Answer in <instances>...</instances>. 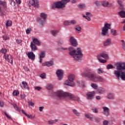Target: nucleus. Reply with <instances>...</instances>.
Returning a JSON list of instances; mask_svg holds the SVG:
<instances>
[{"label":"nucleus","instance_id":"obj_1","mask_svg":"<svg viewBox=\"0 0 125 125\" xmlns=\"http://www.w3.org/2000/svg\"><path fill=\"white\" fill-rule=\"evenodd\" d=\"M116 70L114 71V75L118 80L125 81V62H117L116 64Z\"/></svg>","mask_w":125,"mask_h":125},{"label":"nucleus","instance_id":"obj_2","mask_svg":"<svg viewBox=\"0 0 125 125\" xmlns=\"http://www.w3.org/2000/svg\"><path fill=\"white\" fill-rule=\"evenodd\" d=\"M83 77L84 78H87L93 81V82H101L102 83H104L105 82V79L102 78L101 76H97L92 70L90 69H86L84 71L82 74Z\"/></svg>","mask_w":125,"mask_h":125},{"label":"nucleus","instance_id":"obj_3","mask_svg":"<svg viewBox=\"0 0 125 125\" xmlns=\"http://www.w3.org/2000/svg\"><path fill=\"white\" fill-rule=\"evenodd\" d=\"M68 50L69 55L73 57L75 61L78 62L83 59V54L81 48L78 47L76 49L74 50V47H70Z\"/></svg>","mask_w":125,"mask_h":125},{"label":"nucleus","instance_id":"obj_4","mask_svg":"<svg viewBox=\"0 0 125 125\" xmlns=\"http://www.w3.org/2000/svg\"><path fill=\"white\" fill-rule=\"evenodd\" d=\"M57 95L60 98H61V97H68V99H70V100L78 101V102L81 101V98L80 97H76L74 94L71 93L66 92L63 91H58L57 92Z\"/></svg>","mask_w":125,"mask_h":125},{"label":"nucleus","instance_id":"obj_5","mask_svg":"<svg viewBox=\"0 0 125 125\" xmlns=\"http://www.w3.org/2000/svg\"><path fill=\"white\" fill-rule=\"evenodd\" d=\"M7 52V50L5 48H2L0 50L1 53L4 54L3 58L5 59L7 62H9V63L13 64V58H12V56L6 54Z\"/></svg>","mask_w":125,"mask_h":125},{"label":"nucleus","instance_id":"obj_6","mask_svg":"<svg viewBox=\"0 0 125 125\" xmlns=\"http://www.w3.org/2000/svg\"><path fill=\"white\" fill-rule=\"evenodd\" d=\"M75 78L74 74H70L68 76V80L64 82V84L69 85V86H75L76 84L74 81H75Z\"/></svg>","mask_w":125,"mask_h":125},{"label":"nucleus","instance_id":"obj_7","mask_svg":"<svg viewBox=\"0 0 125 125\" xmlns=\"http://www.w3.org/2000/svg\"><path fill=\"white\" fill-rule=\"evenodd\" d=\"M109 30H111V24L105 22L104 26L102 29V35L103 36H108Z\"/></svg>","mask_w":125,"mask_h":125},{"label":"nucleus","instance_id":"obj_8","mask_svg":"<svg viewBox=\"0 0 125 125\" xmlns=\"http://www.w3.org/2000/svg\"><path fill=\"white\" fill-rule=\"evenodd\" d=\"M66 4L62 0L59 1L55 2L52 5V8H57L60 9L61 8H64L65 7Z\"/></svg>","mask_w":125,"mask_h":125},{"label":"nucleus","instance_id":"obj_9","mask_svg":"<svg viewBox=\"0 0 125 125\" xmlns=\"http://www.w3.org/2000/svg\"><path fill=\"white\" fill-rule=\"evenodd\" d=\"M41 17L42 20L41 18H39L38 20V21L40 24H41V25L43 26V25L45 24V22L46 18H47V14H45V13H42L41 14Z\"/></svg>","mask_w":125,"mask_h":125},{"label":"nucleus","instance_id":"obj_10","mask_svg":"<svg viewBox=\"0 0 125 125\" xmlns=\"http://www.w3.org/2000/svg\"><path fill=\"white\" fill-rule=\"evenodd\" d=\"M3 7H6V2L4 1H0V16L3 17L4 14L3 13Z\"/></svg>","mask_w":125,"mask_h":125},{"label":"nucleus","instance_id":"obj_11","mask_svg":"<svg viewBox=\"0 0 125 125\" xmlns=\"http://www.w3.org/2000/svg\"><path fill=\"white\" fill-rule=\"evenodd\" d=\"M96 93L95 91L88 92L86 94V98L87 100H92L94 99V96Z\"/></svg>","mask_w":125,"mask_h":125},{"label":"nucleus","instance_id":"obj_12","mask_svg":"<svg viewBox=\"0 0 125 125\" xmlns=\"http://www.w3.org/2000/svg\"><path fill=\"white\" fill-rule=\"evenodd\" d=\"M29 3L35 8H39L40 7V3L39 0H30Z\"/></svg>","mask_w":125,"mask_h":125},{"label":"nucleus","instance_id":"obj_13","mask_svg":"<svg viewBox=\"0 0 125 125\" xmlns=\"http://www.w3.org/2000/svg\"><path fill=\"white\" fill-rule=\"evenodd\" d=\"M69 41L72 46H78V41L75 38V37H74L73 36L70 37Z\"/></svg>","mask_w":125,"mask_h":125},{"label":"nucleus","instance_id":"obj_14","mask_svg":"<svg viewBox=\"0 0 125 125\" xmlns=\"http://www.w3.org/2000/svg\"><path fill=\"white\" fill-rule=\"evenodd\" d=\"M102 109L103 110V114L106 117L110 116V109L106 106H103Z\"/></svg>","mask_w":125,"mask_h":125},{"label":"nucleus","instance_id":"obj_15","mask_svg":"<svg viewBox=\"0 0 125 125\" xmlns=\"http://www.w3.org/2000/svg\"><path fill=\"white\" fill-rule=\"evenodd\" d=\"M63 70L59 69L56 72V75L58 78L59 81H61L63 79Z\"/></svg>","mask_w":125,"mask_h":125},{"label":"nucleus","instance_id":"obj_16","mask_svg":"<svg viewBox=\"0 0 125 125\" xmlns=\"http://www.w3.org/2000/svg\"><path fill=\"white\" fill-rule=\"evenodd\" d=\"M102 5L104 7H112L113 3H110L108 1L104 0L102 2Z\"/></svg>","mask_w":125,"mask_h":125},{"label":"nucleus","instance_id":"obj_17","mask_svg":"<svg viewBox=\"0 0 125 125\" xmlns=\"http://www.w3.org/2000/svg\"><path fill=\"white\" fill-rule=\"evenodd\" d=\"M53 65H54V62L52 61L46 62L42 63V66H47V67H50L51 66H53Z\"/></svg>","mask_w":125,"mask_h":125},{"label":"nucleus","instance_id":"obj_18","mask_svg":"<svg viewBox=\"0 0 125 125\" xmlns=\"http://www.w3.org/2000/svg\"><path fill=\"white\" fill-rule=\"evenodd\" d=\"M27 55L29 59H31V60H35L36 58V55L33 52H28Z\"/></svg>","mask_w":125,"mask_h":125},{"label":"nucleus","instance_id":"obj_19","mask_svg":"<svg viewBox=\"0 0 125 125\" xmlns=\"http://www.w3.org/2000/svg\"><path fill=\"white\" fill-rule=\"evenodd\" d=\"M45 57V51H42L41 52L40 55L39 56L40 63H42V59Z\"/></svg>","mask_w":125,"mask_h":125},{"label":"nucleus","instance_id":"obj_20","mask_svg":"<svg viewBox=\"0 0 125 125\" xmlns=\"http://www.w3.org/2000/svg\"><path fill=\"white\" fill-rule=\"evenodd\" d=\"M33 42V43L35 44V45H38V46H41V45H42V43L37 38H34L33 39V42Z\"/></svg>","mask_w":125,"mask_h":125},{"label":"nucleus","instance_id":"obj_21","mask_svg":"<svg viewBox=\"0 0 125 125\" xmlns=\"http://www.w3.org/2000/svg\"><path fill=\"white\" fill-rule=\"evenodd\" d=\"M98 93L100 94H105L106 93V90L103 87H99L98 88Z\"/></svg>","mask_w":125,"mask_h":125},{"label":"nucleus","instance_id":"obj_22","mask_svg":"<svg viewBox=\"0 0 125 125\" xmlns=\"http://www.w3.org/2000/svg\"><path fill=\"white\" fill-rule=\"evenodd\" d=\"M107 99H110V100H114L115 99V94L113 93H108L107 95Z\"/></svg>","mask_w":125,"mask_h":125},{"label":"nucleus","instance_id":"obj_23","mask_svg":"<svg viewBox=\"0 0 125 125\" xmlns=\"http://www.w3.org/2000/svg\"><path fill=\"white\" fill-rule=\"evenodd\" d=\"M98 57H100V58H101V57H102L103 58H104V59H109V55L104 53H102L100 54V55H99L98 56Z\"/></svg>","mask_w":125,"mask_h":125},{"label":"nucleus","instance_id":"obj_24","mask_svg":"<svg viewBox=\"0 0 125 125\" xmlns=\"http://www.w3.org/2000/svg\"><path fill=\"white\" fill-rule=\"evenodd\" d=\"M30 47L31 48L32 51H36L38 50V47L33 42L30 43Z\"/></svg>","mask_w":125,"mask_h":125},{"label":"nucleus","instance_id":"obj_25","mask_svg":"<svg viewBox=\"0 0 125 125\" xmlns=\"http://www.w3.org/2000/svg\"><path fill=\"white\" fill-rule=\"evenodd\" d=\"M77 83L78 85L81 87H85V82L84 81H83L82 80L78 81L77 82Z\"/></svg>","mask_w":125,"mask_h":125},{"label":"nucleus","instance_id":"obj_26","mask_svg":"<svg viewBox=\"0 0 125 125\" xmlns=\"http://www.w3.org/2000/svg\"><path fill=\"white\" fill-rule=\"evenodd\" d=\"M112 43V41L111 40V39L108 38L106 39V40L104 42V46H107V45H109V44H111Z\"/></svg>","mask_w":125,"mask_h":125},{"label":"nucleus","instance_id":"obj_27","mask_svg":"<svg viewBox=\"0 0 125 125\" xmlns=\"http://www.w3.org/2000/svg\"><path fill=\"white\" fill-rule=\"evenodd\" d=\"M118 2L120 5V9L122 10H123V9H125V7H124V1L122 0H118Z\"/></svg>","mask_w":125,"mask_h":125},{"label":"nucleus","instance_id":"obj_28","mask_svg":"<svg viewBox=\"0 0 125 125\" xmlns=\"http://www.w3.org/2000/svg\"><path fill=\"white\" fill-rule=\"evenodd\" d=\"M118 14L121 17V18H125V11L121 10L120 12H118Z\"/></svg>","mask_w":125,"mask_h":125},{"label":"nucleus","instance_id":"obj_29","mask_svg":"<svg viewBox=\"0 0 125 125\" xmlns=\"http://www.w3.org/2000/svg\"><path fill=\"white\" fill-rule=\"evenodd\" d=\"M73 113L75 116H77V117H80L81 116V113L79 112L77 109H73L72 110Z\"/></svg>","mask_w":125,"mask_h":125},{"label":"nucleus","instance_id":"obj_30","mask_svg":"<svg viewBox=\"0 0 125 125\" xmlns=\"http://www.w3.org/2000/svg\"><path fill=\"white\" fill-rule=\"evenodd\" d=\"M58 122V119H56L54 120H49L47 122L48 125H54L55 123H57Z\"/></svg>","mask_w":125,"mask_h":125},{"label":"nucleus","instance_id":"obj_31","mask_svg":"<svg viewBox=\"0 0 125 125\" xmlns=\"http://www.w3.org/2000/svg\"><path fill=\"white\" fill-rule=\"evenodd\" d=\"M58 33H59L58 30H52L51 31V34L52 35V36H54V37H56L58 34Z\"/></svg>","mask_w":125,"mask_h":125},{"label":"nucleus","instance_id":"obj_32","mask_svg":"<svg viewBox=\"0 0 125 125\" xmlns=\"http://www.w3.org/2000/svg\"><path fill=\"white\" fill-rule=\"evenodd\" d=\"M22 86L21 87H23V88H25V89H27L28 88V83L25 82H22Z\"/></svg>","mask_w":125,"mask_h":125},{"label":"nucleus","instance_id":"obj_33","mask_svg":"<svg viewBox=\"0 0 125 125\" xmlns=\"http://www.w3.org/2000/svg\"><path fill=\"white\" fill-rule=\"evenodd\" d=\"M12 25V21L10 20L7 21L6 26V27H10V26Z\"/></svg>","mask_w":125,"mask_h":125},{"label":"nucleus","instance_id":"obj_34","mask_svg":"<svg viewBox=\"0 0 125 125\" xmlns=\"http://www.w3.org/2000/svg\"><path fill=\"white\" fill-rule=\"evenodd\" d=\"M13 106L16 111H18V112H20V111H21V109H20V108L18 107L16 104H13Z\"/></svg>","mask_w":125,"mask_h":125},{"label":"nucleus","instance_id":"obj_35","mask_svg":"<svg viewBox=\"0 0 125 125\" xmlns=\"http://www.w3.org/2000/svg\"><path fill=\"white\" fill-rule=\"evenodd\" d=\"M19 91L15 90L13 92V96H18V95H19Z\"/></svg>","mask_w":125,"mask_h":125},{"label":"nucleus","instance_id":"obj_36","mask_svg":"<svg viewBox=\"0 0 125 125\" xmlns=\"http://www.w3.org/2000/svg\"><path fill=\"white\" fill-rule=\"evenodd\" d=\"M46 88L49 90H51L53 88V85L52 84H49L47 85Z\"/></svg>","mask_w":125,"mask_h":125},{"label":"nucleus","instance_id":"obj_37","mask_svg":"<svg viewBox=\"0 0 125 125\" xmlns=\"http://www.w3.org/2000/svg\"><path fill=\"white\" fill-rule=\"evenodd\" d=\"M91 86H92L94 89H97V88H98V85L96 83H93L91 84Z\"/></svg>","mask_w":125,"mask_h":125},{"label":"nucleus","instance_id":"obj_38","mask_svg":"<svg viewBox=\"0 0 125 125\" xmlns=\"http://www.w3.org/2000/svg\"><path fill=\"white\" fill-rule=\"evenodd\" d=\"M97 73L99 74H103V73H104V71H103V69L102 68H98L97 70Z\"/></svg>","mask_w":125,"mask_h":125},{"label":"nucleus","instance_id":"obj_39","mask_svg":"<svg viewBox=\"0 0 125 125\" xmlns=\"http://www.w3.org/2000/svg\"><path fill=\"white\" fill-rule=\"evenodd\" d=\"M98 59L99 61H100L101 63H106V62H107V61H106V60H103L101 59V58H100V57H98Z\"/></svg>","mask_w":125,"mask_h":125},{"label":"nucleus","instance_id":"obj_40","mask_svg":"<svg viewBox=\"0 0 125 125\" xmlns=\"http://www.w3.org/2000/svg\"><path fill=\"white\" fill-rule=\"evenodd\" d=\"M75 30L81 32L82 31V27L80 25H77L75 27Z\"/></svg>","mask_w":125,"mask_h":125},{"label":"nucleus","instance_id":"obj_41","mask_svg":"<svg viewBox=\"0 0 125 125\" xmlns=\"http://www.w3.org/2000/svg\"><path fill=\"white\" fill-rule=\"evenodd\" d=\"M10 4L12 5V6H16V2H15V1L14 0H10Z\"/></svg>","mask_w":125,"mask_h":125},{"label":"nucleus","instance_id":"obj_42","mask_svg":"<svg viewBox=\"0 0 125 125\" xmlns=\"http://www.w3.org/2000/svg\"><path fill=\"white\" fill-rule=\"evenodd\" d=\"M64 26H69L70 24V21H65L63 23Z\"/></svg>","mask_w":125,"mask_h":125},{"label":"nucleus","instance_id":"obj_43","mask_svg":"<svg viewBox=\"0 0 125 125\" xmlns=\"http://www.w3.org/2000/svg\"><path fill=\"white\" fill-rule=\"evenodd\" d=\"M58 44L59 45H62V44H64V40L63 39H60L58 42Z\"/></svg>","mask_w":125,"mask_h":125},{"label":"nucleus","instance_id":"obj_44","mask_svg":"<svg viewBox=\"0 0 125 125\" xmlns=\"http://www.w3.org/2000/svg\"><path fill=\"white\" fill-rule=\"evenodd\" d=\"M70 25H76L77 24V21L75 20H72L70 21Z\"/></svg>","mask_w":125,"mask_h":125},{"label":"nucleus","instance_id":"obj_45","mask_svg":"<svg viewBox=\"0 0 125 125\" xmlns=\"http://www.w3.org/2000/svg\"><path fill=\"white\" fill-rule=\"evenodd\" d=\"M85 117L87 119H89L90 120V121H92V119H93V117H90V115H89V114H85Z\"/></svg>","mask_w":125,"mask_h":125},{"label":"nucleus","instance_id":"obj_46","mask_svg":"<svg viewBox=\"0 0 125 125\" xmlns=\"http://www.w3.org/2000/svg\"><path fill=\"white\" fill-rule=\"evenodd\" d=\"M92 110L93 113H98V108L96 107H92Z\"/></svg>","mask_w":125,"mask_h":125},{"label":"nucleus","instance_id":"obj_47","mask_svg":"<svg viewBox=\"0 0 125 125\" xmlns=\"http://www.w3.org/2000/svg\"><path fill=\"white\" fill-rule=\"evenodd\" d=\"M2 38L3 40H4V41H7V40L9 39V37H8V36L6 35H4V36H3Z\"/></svg>","mask_w":125,"mask_h":125},{"label":"nucleus","instance_id":"obj_48","mask_svg":"<svg viewBox=\"0 0 125 125\" xmlns=\"http://www.w3.org/2000/svg\"><path fill=\"white\" fill-rule=\"evenodd\" d=\"M111 33L113 36H117V31L115 29H111Z\"/></svg>","mask_w":125,"mask_h":125},{"label":"nucleus","instance_id":"obj_49","mask_svg":"<svg viewBox=\"0 0 125 125\" xmlns=\"http://www.w3.org/2000/svg\"><path fill=\"white\" fill-rule=\"evenodd\" d=\"M26 33L27 35H29L30 33H31V31H32V28H28L27 29H26Z\"/></svg>","mask_w":125,"mask_h":125},{"label":"nucleus","instance_id":"obj_50","mask_svg":"<svg viewBox=\"0 0 125 125\" xmlns=\"http://www.w3.org/2000/svg\"><path fill=\"white\" fill-rule=\"evenodd\" d=\"M114 68V66L112 64H108L106 67V69L107 70H109L110 69H113Z\"/></svg>","mask_w":125,"mask_h":125},{"label":"nucleus","instance_id":"obj_51","mask_svg":"<svg viewBox=\"0 0 125 125\" xmlns=\"http://www.w3.org/2000/svg\"><path fill=\"white\" fill-rule=\"evenodd\" d=\"M26 117L28 118V119H34L35 115H29V114L26 115Z\"/></svg>","mask_w":125,"mask_h":125},{"label":"nucleus","instance_id":"obj_52","mask_svg":"<svg viewBox=\"0 0 125 125\" xmlns=\"http://www.w3.org/2000/svg\"><path fill=\"white\" fill-rule=\"evenodd\" d=\"M85 6H86L85 4H80L78 5L79 8H84Z\"/></svg>","mask_w":125,"mask_h":125},{"label":"nucleus","instance_id":"obj_53","mask_svg":"<svg viewBox=\"0 0 125 125\" xmlns=\"http://www.w3.org/2000/svg\"><path fill=\"white\" fill-rule=\"evenodd\" d=\"M95 122H96V123H100L101 121V119L99 118H96L95 117Z\"/></svg>","mask_w":125,"mask_h":125},{"label":"nucleus","instance_id":"obj_54","mask_svg":"<svg viewBox=\"0 0 125 125\" xmlns=\"http://www.w3.org/2000/svg\"><path fill=\"white\" fill-rule=\"evenodd\" d=\"M62 2L65 3V4H67L68 2H70L71 1V0H62Z\"/></svg>","mask_w":125,"mask_h":125},{"label":"nucleus","instance_id":"obj_55","mask_svg":"<svg viewBox=\"0 0 125 125\" xmlns=\"http://www.w3.org/2000/svg\"><path fill=\"white\" fill-rule=\"evenodd\" d=\"M83 17L84 18H85V19H86L88 21H90V20H91V19H90L91 17H87L86 16H83Z\"/></svg>","mask_w":125,"mask_h":125},{"label":"nucleus","instance_id":"obj_56","mask_svg":"<svg viewBox=\"0 0 125 125\" xmlns=\"http://www.w3.org/2000/svg\"><path fill=\"white\" fill-rule=\"evenodd\" d=\"M35 89H36V90H38V91H40L41 89H42V88L40 86H35L34 87Z\"/></svg>","mask_w":125,"mask_h":125},{"label":"nucleus","instance_id":"obj_57","mask_svg":"<svg viewBox=\"0 0 125 125\" xmlns=\"http://www.w3.org/2000/svg\"><path fill=\"white\" fill-rule=\"evenodd\" d=\"M20 96H21V99H24V98H25V97H26V95H25V94H23V93L21 94Z\"/></svg>","mask_w":125,"mask_h":125},{"label":"nucleus","instance_id":"obj_58","mask_svg":"<svg viewBox=\"0 0 125 125\" xmlns=\"http://www.w3.org/2000/svg\"><path fill=\"white\" fill-rule=\"evenodd\" d=\"M16 42H17V43H18V44H20V43L22 42V40L21 39H17L16 40Z\"/></svg>","mask_w":125,"mask_h":125},{"label":"nucleus","instance_id":"obj_59","mask_svg":"<svg viewBox=\"0 0 125 125\" xmlns=\"http://www.w3.org/2000/svg\"><path fill=\"white\" fill-rule=\"evenodd\" d=\"M40 77L42 79H45V77H46L45 73H43V74L40 75Z\"/></svg>","mask_w":125,"mask_h":125},{"label":"nucleus","instance_id":"obj_60","mask_svg":"<svg viewBox=\"0 0 125 125\" xmlns=\"http://www.w3.org/2000/svg\"><path fill=\"white\" fill-rule=\"evenodd\" d=\"M103 124L104 125H108V124H109V122L107 120H105L103 121Z\"/></svg>","mask_w":125,"mask_h":125},{"label":"nucleus","instance_id":"obj_61","mask_svg":"<svg viewBox=\"0 0 125 125\" xmlns=\"http://www.w3.org/2000/svg\"><path fill=\"white\" fill-rule=\"evenodd\" d=\"M3 105H4V103L0 99V107H3Z\"/></svg>","mask_w":125,"mask_h":125},{"label":"nucleus","instance_id":"obj_62","mask_svg":"<svg viewBox=\"0 0 125 125\" xmlns=\"http://www.w3.org/2000/svg\"><path fill=\"white\" fill-rule=\"evenodd\" d=\"M87 17H91L92 16V15H91V13L89 12H87L86 13V16Z\"/></svg>","mask_w":125,"mask_h":125},{"label":"nucleus","instance_id":"obj_63","mask_svg":"<svg viewBox=\"0 0 125 125\" xmlns=\"http://www.w3.org/2000/svg\"><path fill=\"white\" fill-rule=\"evenodd\" d=\"M16 3H17V4H21V0H16Z\"/></svg>","mask_w":125,"mask_h":125},{"label":"nucleus","instance_id":"obj_64","mask_svg":"<svg viewBox=\"0 0 125 125\" xmlns=\"http://www.w3.org/2000/svg\"><path fill=\"white\" fill-rule=\"evenodd\" d=\"M122 47L124 50L125 51V42L122 43Z\"/></svg>","mask_w":125,"mask_h":125}]
</instances>
